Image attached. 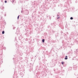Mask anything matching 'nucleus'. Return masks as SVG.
Instances as JSON below:
<instances>
[{"mask_svg":"<svg viewBox=\"0 0 78 78\" xmlns=\"http://www.w3.org/2000/svg\"><path fill=\"white\" fill-rule=\"evenodd\" d=\"M26 12H25V15H28L29 14V11L28 10L26 9L25 10Z\"/></svg>","mask_w":78,"mask_h":78,"instance_id":"nucleus-1","label":"nucleus"},{"mask_svg":"<svg viewBox=\"0 0 78 78\" xmlns=\"http://www.w3.org/2000/svg\"><path fill=\"white\" fill-rule=\"evenodd\" d=\"M66 35V34H65L64 35V36H65V39H66V40H67L68 39V37H67V36Z\"/></svg>","mask_w":78,"mask_h":78,"instance_id":"nucleus-2","label":"nucleus"},{"mask_svg":"<svg viewBox=\"0 0 78 78\" xmlns=\"http://www.w3.org/2000/svg\"><path fill=\"white\" fill-rule=\"evenodd\" d=\"M73 69L74 70H76V69H77V66L74 65L73 66Z\"/></svg>","mask_w":78,"mask_h":78,"instance_id":"nucleus-3","label":"nucleus"},{"mask_svg":"<svg viewBox=\"0 0 78 78\" xmlns=\"http://www.w3.org/2000/svg\"><path fill=\"white\" fill-rule=\"evenodd\" d=\"M75 54H78V49H76V51H74Z\"/></svg>","mask_w":78,"mask_h":78,"instance_id":"nucleus-4","label":"nucleus"},{"mask_svg":"<svg viewBox=\"0 0 78 78\" xmlns=\"http://www.w3.org/2000/svg\"><path fill=\"white\" fill-rule=\"evenodd\" d=\"M0 8L1 9H2V10H4L5 7L3 6H1L0 7Z\"/></svg>","mask_w":78,"mask_h":78,"instance_id":"nucleus-5","label":"nucleus"},{"mask_svg":"<svg viewBox=\"0 0 78 78\" xmlns=\"http://www.w3.org/2000/svg\"><path fill=\"white\" fill-rule=\"evenodd\" d=\"M55 33L56 34H55V37H56L57 36H58L59 34L57 32H55Z\"/></svg>","mask_w":78,"mask_h":78,"instance_id":"nucleus-6","label":"nucleus"},{"mask_svg":"<svg viewBox=\"0 0 78 78\" xmlns=\"http://www.w3.org/2000/svg\"><path fill=\"white\" fill-rule=\"evenodd\" d=\"M75 32H73L71 33V34L72 36H73L74 34H75Z\"/></svg>","mask_w":78,"mask_h":78,"instance_id":"nucleus-7","label":"nucleus"},{"mask_svg":"<svg viewBox=\"0 0 78 78\" xmlns=\"http://www.w3.org/2000/svg\"><path fill=\"white\" fill-rule=\"evenodd\" d=\"M69 44V42H66L65 45H68Z\"/></svg>","mask_w":78,"mask_h":78,"instance_id":"nucleus-8","label":"nucleus"},{"mask_svg":"<svg viewBox=\"0 0 78 78\" xmlns=\"http://www.w3.org/2000/svg\"><path fill=\"white\" fill-rule=\"evenodd\" d=\"M74 42L76 43V44H78V41L77 40H74Z\"/></svg>","mask_w":78,"mask_h":78,"instance_id":"nucleus-9","label":"nucleus"},{"mask_svg":"<svg viewBox=\"0 0 78 78\" xmlns=\"http://www.w3.org/2000/svg\"><path fill=\"white\" fill-rule=\"evenodd\" d=\"M68 59V58H67V56H65V60H67V59Z\"/></svg>","mask_w":78,"mask_h":78,"instance_id":"nucleus-10","label":"nucleus"},{"mask_svg":"<svg viewBox=\"0 0 78 78\" xmlns=\"http://www.w3.org/2000/svg\"><path fill=\"white\" fill-rule=\"evenodd\" d=\"M44 42H45V39H43L42 40V42H43V43H44Z\"/></svg>","mask_w":78,"mask_h":78,"instance_id":"nucleus-11","label":"nucleus"},{"mask_svg":"<svg viewBox=\"0 0 78 78\" xmlns=\"http://www.w3.org/2000/svg\"><path fill=\"white\" fill-rule=\"evenodd\" d=\"M61 64H62V65H64V62L62 61V62Z\"/></svg>","mask_w":78,"mask_h":78,"instance_id":"nucleus-12","label":"nucleus"},{"mask_svg":"<svg viewBox=\"0 0 78 78\" xmlns=\"http://www.w3.org/2000/svg\"><path fill=\"white\" fill-rule=\"evenodd\" d=\"M73 17H72L70 18V20H73Z\"/></svg>","mask_w":78,"mask_h":78,"instance_id":"nucleus-13","label":"nucleus"},{"mask_svg":"<svg viewBox=\"0 0 78 78\" xmlns=\"http://www.w3.org/2000/svg\"><path fill=\"white\" fill-rule=\"evenodd\" d=\"M2 34H5V31H2Z\"/></svg>","mask_w":78,"mask_h":78,"instance_id":"nucleus-14","label":"nucleus"},{"mask_svg":"<svg viewBox=\"0 0 78 78\" xmlns=\"http://www.w3.org/2000/svg\"><path fill=\"white\" fill-rule=\"evenodd\" d=\"M20 55H21V56H22V55H23V53H20Z\"/></svg>","mask_w":78,"mask_h":78,"instance_id":"nucleus-15","label":"nucleus"},{"mask_svg":"<svg viewBox=\"0 0 78 78\" xmlns=\"http://www.w3.org/2000/svg\"><path fill=\"white\" fill-rule=\"evenodd\" d=\"M66 36H67L66 34H69V33L67 32H66Z\"/></svg>","mask_w":78,"mask_h":78,"instance_id":"nucleus-16","label":"nucleus"},{"mask_svg":"<svg viewBox=\"0 0 78 78\" xmlns=\"http://www.w3.org/2000/svg\"><path fill=\"white\" fill-rule=\"evenodd\" d=\"M23 9H22V10L21 11V13H23Z\"/></svg>","mask_w":78,"mask_h":78,"instance_id":"nucleus-17","label":"nucleus"},{"mask_svg":"<svg viewBox=\"0 0 78 78\" xmlns=\"http://www.w3.org/2000/svg\"><path fill=\"white\" fill-rule=\"evenodd\" d=\"M68 27V26H67V25L66 24V25H65V27H66V28H67Z\"/></svg>","mask_w":78,"mask_h":78,"instance_id":"nucleus-18","label":"nucleus"},{"mask_svg":"<svg viewBox=\"0 0 78 78\" xmlns=\"http://www.w3.org/2000/svg\"><path fill=\"white\" fill-rule=\"evenodd\" d=\"M20 15H19L17 17V20H18L19 19V17Z\"/></svg>","mask_w":78,"mask_h":78,"instance_id":"nucleus-19","label":"nucleus"},{"mask_svg":"<svg viewBox=\"0 0 78 78\" xmlns=\"http://www.w3.org/2000/svg\"><path fill=\"white\" fill-rule=\"evenodd\" d=\"M28 41V38H26V41Z\"/></svg>","mask_w":78,"mask_h":78,"instance_id":"nucleus-20","label":"nucleus"},{"mask_svg":"<svg viewBox=\"0 0 78 78\" xmlns=\"http://www.w3.org/2000/svg\"><path fill=\"white\" fill-rule=\"evenodd\" d=\"M3 49H4V50H5L6 49V47H3Z\"/></svg>","mask_w":78,"mask_h":78,"instance_id":"nucleus-21","label":"nucleus"},{"mask_svg":"<svg viewBox=\"0 0 78 78\" xmlns=\"http://www.w3.org/2000/svg\"><path fill=\"white\" fill-rule=\"evenodd\" d=\"M43 53L44 54H46V53H45V52L43 51Z\"/></svg>","mask_w":78,"mask_h":78,"instance_id":"nucleus-22","label":"nucleus"},{"mask_svg":"<svg viewBox=\"0 0 78 78\" xmlns=\"http://www.w3.org/2000/svg\"><path fill=\"white\" fill-rule=\"evenodd\" d=\"M5 3H7V1L6 0L5 1Z\"/></svg>","mask_w":78,"mask_h":78,"instance_id":"nucleus-23","label":"nucleus"},{"mask_svg":"<svg viewBox=\"0 0 78 78\" xmlns=\"http://www.w3.org/2000/svg\"><path fill=\"white\" fill-rule=\"evenodd\" d=\"M20 75H22V73H20Z\"/></svg>","mask_w":78,"mask_h":78,"instance_id":"nucleus-24","label":"nucleus"},{"mask_svg":"<svg viewBox=\"0 0 78 78\" xmlns=\"http://www.w3.org/2000/svg\"><path fill=\"white\" fill-rule=\"evenodd\" d=\"M15 28H16V27H13V30H14L15 29Z\"/></svg>","mask_w":78,"mask_h":78,"instance_id":"nucleus-25","label":"nucleus"},{"mask_svg":"<svg viewBox=\"0 0 78 78\" xmlns=\"http://www.w3.org/2000/svg\"><path fill=\"white\" fill-rule=\"evenodd\" d=\"M49 19L50 20H51V17L50 16H49Z\"/></svg>","mask_w":78,"mask_h":78,"instance_id":"nucleus-26","label":"nucleus"},{"mask_svg":"<svg viewBox=\"0 0 78 78\" xmlns=\"http://www.w3.org/2000/svg\"><path fill=\"white\" fill-rule=\"evenodd\" d=\"M16 39H17V38H16V37H15V40H16V41H17Z\"/></svg>","mask_w":78,"mask_h":78,"instance_id":"nucleus-27","label":"nucleus"},{"mask_svg":"<svg viewBox=\"0 0 78 78\" xmlns=\"http://www.w3.org/2000/svg\"><path fill=\"white\" fill-rule=\"evenodd\" d=\"M68 0V2L69 1L70 2L71 1V0Z\"/></svg>","mask_w":78,"mask_h":78,"instance_id":"nucleus-28","label":"nucleus"},{"mask_svg":"<svg viewBox=\"0 0 78 78\" xmlns=\"http://www.w3.org/2000/svg\"><path fill=\"white\" fill-rule=\"evenodd\" d=\"M52 32H53V33H55V31H53V30H52Z\"/></svg>","mask_w":78,"mask_h":78,"instance_id":"nucleus-29","label":"nucleus"},{"mask_svg":"<svg viewBox=\"0 0 78 78\" xmlns=\"http://www.w3.org/2000/svg\"><path fill=\"white\" fill-rule=\"evenodd\" d=\"M4 16H6V14H5Z\"/></svg>","mask_w":78,"mask_h":78,"instance_id":"nucleus-30","label":"nucleus"},{"mask_svg":"<svg viewBox=\"0 0 78 78\" xmlns=\"http://www.w3.org/2000/svg\"><path fill=\"white\" fill-rule=\"evenodd\" d=\"M60 18V17H58L57 18V19H59V18Z\"/></svg>","mask_w":78,"mask_h":78,"instance_id":"nucleus-31","label":"nucleus"},{"mask_svg":"<svg viewBox=\"0 0 78 78\" xmlns=\"http://www.w3.org/2000/svg\"><path fill=\"white\" fill-rule=\"evenodd\" d=\"M12 2H14V0H12Z\"/></svg>","mask_w":78,"mask_h":78,"instance_id":"nucleus-32","label":"nucleus"},{"mask_svg":"<svg viewBox=\"0 0 78 78\" xmlns=\"http://www.w3.org/2000/svg\"><path fill=\"white\" fill-rule=\"evenodd\" d=\"M61 33H62H62H63V32H62V31H61Z\"/></svg>","mask_w":78,"mask_h":78,"instance_id":"nucleus-33","label":"nucleus"},{"mask_svg":"<svg viewBox=\"0 0 78 78\" xmlns=\"http://www.w3.org/2000/svg\"><path fill=\"white\" fill-rule=\"evenodd\" d=\"M57 17H59V15H57Z\"/></svg>","mask_w":78,"mask_h":78,"instance_id":"nucleus-34","label":"nucleus"},{"mask_svg":"<svg viewBox=\"0 0 78 78\" xmlns=\"http://www.w3.org/2000/svg\"><path fill=\"white\" fill-rule=\"evenodd\" d=\"M47 52H48V51H46V53H47Z\"/></svg>","mask_w":78,"mask_h":78,"instance_id":"nucleus-35","label":"nucleus"},{"mask_svg":"<svg viewBox=\"0 0 78 78\" xmlns=\"http://www.w3.org/2000/svg\"><path fill=\"white\" fill-rule=\"evenodd\" d=\"M1 2H3V0H1Z\"/></svg>","mask_w":78,"mask_h":78,"instance_id":"nucleus-36","label":"nucleus"},{"mask_svg":"<svg viewBox=\"0 0 78 78\" xmlns=\"http://www.w3.org/2000/svg\"><path fill=\"white\" fill-rule=\"evenodd\" d=\"M75 2L76 3H77V1H76Z\"/></svg>","mask_w":78,"mask_h":78,"instance_id":"nucleus-37","label":"nucleus"},{"mask_svg":"<svg viewBox=\"0 0 78 78\" xmlns=\"http://www.w3.org/2000/svg\"><path fill=\"white\" fill-rule=\"evenodd\" d=\"M35 57H36V56H35Z\"/></svg>","mask_w":78,"mask_h":78,"instance_id":"nucleus-38","label":"nucleus"},{"mask_svg":"<svg viewBox=\"0 0 78 78\" xmlns=\"http://www.w3.org/2000/svg\"><path fill=\"white\" fill-rule=\"evenodd\" d=\"M47 17H48V16H47Z\"/></svg>","mask_w":78,"mask_h":78,"instance_id":"nucleus-39","label":"nucleus"},{"mask_svg":"<svg viewBox=\"0 0 78 78\" xmlns=\"http://www.w3.org/2000/svg\"><path fill=\"white\" fill-rule=\"evenodd\" d=\"M14 56H15V55H14Z\"/></svg>","mask_w":78,"mask_h":78,"instance_id":"nucleus-40","label":"nucleus"},{"mask_svg":"<svg viewBox=\"0 0 78 78\" xmlns=\"http://www.w3.org/2000/svg\"><path fill=\"white\" fill-rule=\"evenodd\" d=\"M57 70H58V69H57Z\"/></svg>","mask_w":78,"mask_h":78,"instance_id":"nucleus-41","label":"nucleus"},{"mask_svg":"<svg viewBox=\"0 0 78 78\" xmlns=\"http://www.w3.org/2000/svg\"><path fill=\"white\" fill-rule=\"evenodd\" d=\"M29 43V44H31V43Z\"/></svg>","mask_w":78,"mask_h":78,"instance_id":"nucleus-42","label":"nucleus"},{"mask_svg":"<svg viewBox=\"0 0 78 78\" xmlns=\"http://www.w3.org/2000/svg\"><path fill=\"white\" fill-rule=\"evenodd\" d=\"M60 25H59V26Z\"/></svg>","mask_w":78,"mask_h":78,"instance_id":"nucleus-43","label":"nucleus"}]
</instances>
